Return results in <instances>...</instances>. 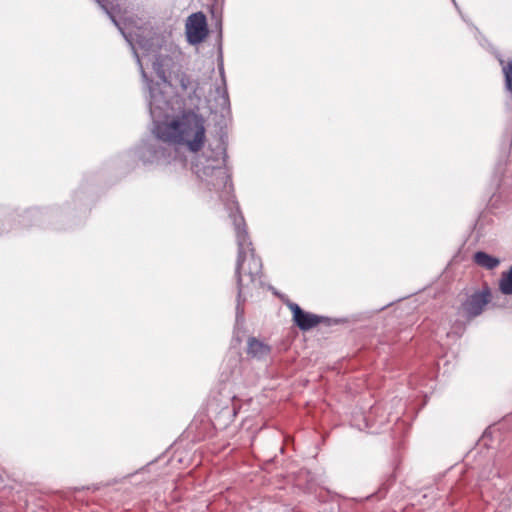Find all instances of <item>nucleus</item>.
I'll list each match as a JSON object with an SVG mask.
<instances>
[{
    "instance_id": "f257e3e1",
    "label": "nucleus",
    "mask_w": 512,
    "mask_h": 512,
    "mask_svg": "<svg viewBox=\"0 0 512 512\" xmlns=\"http://www.w3.org/2000/svg\"><path fill=\"white\" fill-rule=\"evenodd\" d=\"M155 134L159 140L184 147L191 153L200 152L207 140L204 117L191 109L159 123Z\"/></svg>"
},
{
    "instance_id": "f03ea898",
    "label": "nucleus",
    "mask_w": 512,
    "mask_h": 512,
    "mask_svg": "<svg viewBox=\"0 0 512 512\" xmlns=\"http://www.w3.org/2000/svg\"><path fill=\"white\" fill-rule=\"evenodd\" d=\"M239 246L236 274L239 293H241L242 288L246 285L244 283V277H248V282H254L261 276L262 261L261 258L255 254L253 249H250L249 252L244 251L242 242H239Z\"/></svg>"
},
{
    "instance_id": "7ed1b4c3",
    "label": "nucleus",
    "mask_w": 512,
    "mask_h": 512,
    "mask_svg": "<svg viewBox=\"0 0 512 512\" xmlns=\"http://www.w3.org/2000/svg\"><path fill=\"white\" fill-rule=\"evenodd\" d=\"M491 300L492 293L488 286L471 293H465L458 307V313L467 321H471L484 312Z\"/></svg>"
},
{
    "instance_id": "20e7f679",
    "label": "nucleus",
    "mask_w": 512,
    "mask_h": 512,
    "mask_svg": "<svg viewBox=\"0 0 512 512\" xmlns=\"http://www.w3.org/2000/svg\"><path fill=\"white\" fill-rule=\"evenodd\" d=\"M186 35L191 44H198L207 37V20L202 12L194 13L188 17L186 21Z\"/></svg>"
},
{
    "instance_id": "39448f33",
    "label": "nucleus",
    "mask_w": 512,
    "mask_h": 512,
    "mask_svg": "<svg viewBox=\"0 0 512 512\" xmlns=\"http://www.w3.org/2000/svg\"><path fill=\"white\" fill-rule=\"evenodd\" d=\"M289 308L293 314V321L303 331L310 330L321 322V317L305 312L295 303H291Z\"/></svg>"
},
{
    "instance_id": "423d86ee",
    "label": "nucleus",
    "mask_w": 512,
    "mask_h": 512,
    "mask_svg": "<svg viewBox=\"0 0 512 512\" xmlns=\"http://www.w3.org/2000/svg\"><path fill=\"white\" fill-rule=\"evenodd\" d=\"M271 348L268 344L260 341L255 337H250L247 340V354L262 359L270 354Z\"/></svg>"
},
{
    "instance_id": "0eeeda50",
    "label": "nucleus",
    "mask_w": 512,
    "mask_h": 512,
    "mask_svg": "<svg viewBox=\"0 0 512 512\" xmlns=\"http://www.w3.org/2000/svg\"><path fill=\"white\" fill-rule=\"evenodd\" d=\"M474 262L485 269L492 270L500 264V260L485 252L479 251L474 254Z\"/></svg>"
},
{
    "instance_id": "6e6552de",
    "label": "nucleus",
    "mask_w": 512,
    "mask_h": 512,
    "mask_svg": "<svg viewBox=\"0 0 512 512\" xmlns=\"http://www.w3.org/2000/svg\"><path fill=\"white\" fill-rule=\"evenodd\" d=\"M499 290L504 295H512V266L503 272L499 280Z\"/></svg>"
},
{
    "instance_id": "1a4fd4ad",
    "label": "nucleus",
    "mask_w": 512,
    "mask_h": 512,
    "mask_svg": "<svg viewBox=\"0 0 512 512\" xmlns=\"http://www.w3.org/2000/svg\"><path fill=\"white\" fill-rule=\"evenodd\" d=\"M500 63L505 76L506 87L508 90L512 91V61L505 62L504 60H500Z\"/></svg>"
},
{
    "instance_id": "9d476101",
    "label": "nucleus",
    "mask_w": 512,
    "mask_h": 512,
    "mask_svg": "<svg viewBox=\"0 0 512 512\" xmlns=\"http://www.w3.org/2000/svg\"><path fill=\"white\" fill-rule=\"evenodd\" d=\"M168 58H162L159 57L156 59V61L153 63L154 70L159 78L165 79V71L163 69V66L166 65V61H168Z\"/></svg>"
},
{
    "instance_id": "9b49d317",
    "label": "nucleus",
    "mask_w": 512,
    "mask_h": 512,
    "mask_svg": "<svg viewBox=\"0 0 512 512\" xmlns=\"http://www.w3.org/2000/svg\"><path fill=\"white\" fill-rule=\"evenodd\" d=\"M179 84H180L182 90L187 91L191 85L190 77L188 75H186L185 73L180 74L179 75Z\"/></svg>"
},
{
    "instance_id": "f8f14e48",
    "label": "nucleus",
    "mask_w": 512,
    "mask_h": 512,
    "mask_svg": "<svg viewBox=\"0 0 512 512\" xmlns=\"http://www.w3.org/2000/svg\"><path fill=\"white\" fill-rule=\"evenodd\" d=\"M100 6L108 13L110 14V11H109V6H108V3L104 0H96Z\"/></svg>"
},
{
    "instance_id": "ddd939ff",
    "label": "nucleus",
    "mask_w": 512,
    "mask_h": 512,
    "mask_svg": "<svg viewBox=\"0 0 512 512\" xmlns=\"http://www.w3.org/2000/svg\"><path fill=\"white\" fill-rule=\"evenodd\" d=\"M111 10H113V7H110V8H109V11H111ZM109 15H110L111 19L113 20V22H114V23H116V20H115V18H114V17H113V15H112V12H110V14H109Z\"/></svg>"
}]
</instances>
